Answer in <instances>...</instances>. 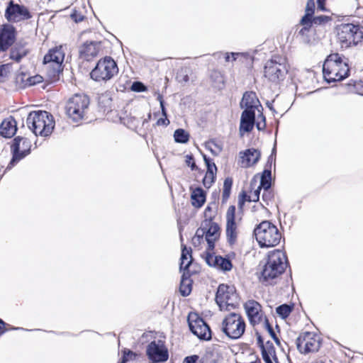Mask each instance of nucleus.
Masks as SVG:
<instances>
[{"label": "nucleus", "instance_id": "nucleus-1", "mask_svg": "<svg viewBox=\"0 0 363 363\" xmlns=\"http://www.w3.org/2000/svg\"><path fill=\"white\" fill-rule=\"evenodd\" d=\"M287 265V257L283 251L276 250L269 252L261 271L260 281L265 284H272L285 271Z\"/></svg>", "mask_w": 363, "mask_h": 363}, {"label": "nucleus", "instance_id": "nucleus-2", "mask_svg": "<svg viewBox=\"0 0 363 363\" xmlns=\"http://www.w3.org/2000/svg\"><path fill=\"white\" fill-rule=\"evenodd\" d=\"M349 72L347 62L338 53L328 56L323 65V77L328 83L343 80L348 77Z\"/></svg>", "mask_w": 363, "mask_h": 363}, {"label": "nucleus", "instance_id": "nucleus-3", "mask_svg": "<svg viewBox=\"0 0 363 363\" xmlns=\"http://www.w3.org/2000/svg\"><path fill=\"white\" fill-rule=\"evenodd\" d=\"M28 128L35 135H50L55 127L53 116L45 111L30 112L26 119Z\"/></svg>", "mask_w": 363, "mask_h": 363}, {"label": "nucleus", "instance_id": "nucleus-4", "mask_svg": "<svg viewBox=\"0 0 363 363\" xmlns=\"http://www.w3.org/2000/svg\"><path fill=\"white\" fill-rule=\"evenodd\" d=\"M256 240L261 247H271L277 245L281 238V233L270 221L260 223L254 230Z\"/></svg>", "mask_w": 363, "mask_h": 363}, {"label": "nucleus", "instance_id": "nucleus-5", "mask_svg": "<svg viewBox=\"0 0 363 363\" xmlns=\"http://www.w3.org/2000/svg\"><path fill=\"white\" fill-rule=\"evenodd\" d=\"M65 59V52L62 46L56 47L49 50L45 55L43 64L48 77L53 80L59 77L62 72V62Z\"/></svg>", "mask_w": 363, "mask_h": 363}, {"label": "nucleus", "instance_id": "nucleus-6", "mask_svg": "<svg viewBox=\"0 0 363 363\" xmlns=\"http://www.w3.org/2000/svg\"><path fill=\"white\" fill-rule=\"evenodd\" d=\"M118 73L116 62L111 57H105L97 62L90 73L91 78L96 82H107Z\"/></svg>", "mask_w": 363, "mask_h": 363}, {"label": "nucleus", "instance_id": "nucleus-7", "mask_svg": "<svg viewBox=\"0 0 363 363\" xmlns=\"http://www.w3.org/2000/svg\"><path fill=\"white\" fill-rule=\"evenodd\" d=\"M216 302L221 311H230L239 304V297L233 286L220 284L216 294Z\"/></svg>", "mask_w": 363, "mask_h": 363}, {"label": "nucleus", "instance_id": "nucleus-8", "mask_svg": "<svg viewBox=\"0 0 363 363\" xmlns=\"http://www.w3.org/2000/svg\"><path fill=\"white\" fill-rule=\"evenodd\" d=\"M89 105V99L86 95L77 94L67 103V114L74 122H78L84 118Z\"/></svg>", "mask_w": 363, "mask_h": 363}, {"label": "nucleus", "instance_id": "nucleus-9", "mask_svg": "<svg viewBox=\"0 0 363 363\" xmlns=\"http://www.w3.org/2000/svg\"><path fill=\"white\" fill-rule=\"evenodd\" d=\"M245 330V323L240 315L229 314L223 321V331L231 339L240 337Z\"/></svg>", "mask_w": 363, "mask_h": 363}, {"label": "nucleus", "instance_id": "nucleus-10", "mask_svg": "<svg viewBox=\"0 0 363 363\" xmlns=\"http://www.w3.org/2000/svg\"><path fill=\"white\" fill-rule=\"evenodd\" d=\"M5 18L11 23H20L30 19L33 16L28 9L13 0L8 2L4 13Z\"/></svg>", "mask_w": 363, "mask_h": 363}, {"label": "nucleus", "instance_id": "nucleus-11", "mask_svg": "<svg viewBox=\"0 0 363 363\" xmlns=\"http://www.w3.org/2000/svg\"><path fill=\"white\" fill-rule=\"evenodd\" d=\"M264 77L274 84H279L284 80L288 69L284 62H277L275 60H271L267 62L264 66Z\"/></svg>", "mask_w": 363, "mask_h": 363}, {"label": "nucleus", "instance_id": "nucleus-12", "mask_svg": "<svg viewBox=\"0 0 363 363\" xmlns=\"http://www.w3.org/2000/svg\"><path fill=\"white\" fill-rule=\"evenodd\" d=\"M30 142L25 138L18 136L13 140L11 146L13 157L6 169H11L17 162L30 153Z\"/></svg>", "mask_w": 363, "mask_h": 363}, {"label": "nucleus", "instance_id": "nucleus-13", "mask_svg": "<svg viewBox=\"0 0 363 363\" xmlns=\"http://www.w3.org/2000/svg\"><path fill=\"white\" fill-rule=\"evenodd\" d=\"M296 347L301 354H308L318 351L320 347V338L313 333L306 332L296 339Z\"/></svg>", "mask_w": 363, "mask_h": 363}, {"label": "nucleus", "instance_id": "nucleus-14", "mask_svg": "<svg viewBox=\"0 0 363 363\" xmlns=\"http://www.w3.org/2000/svg\"><path fill=\"white\" fill-rule=\"evenodd\" d=\"M146 354L152 363L164 362L169 358L168 350L161 340L150 342L147 345Z\"/></svg>", "mask_w": 363, "mask_h": 363}, {"label": "nucleus", "instance_id": "nucleus-15", "mask_svg": "<svg viewBox=\"0 0 363 363\" xmlns=\"http://www.w3.org/2000/svg\"><path fill=\"white\" fill-rule=\"evenodd\" d=\"M188 323L191 333L201 340H208L211 337L208 325L196 313H190L188 316Z\"/></svg>", "mask_w": 363, "mask_h": 363}, {"label": "nucleus", "instance_id": "nucleus-16", "mask_svg": "<svg viewBox=\"0 0 363 363\" xmlns=\"http://www.w3.org/2000/svg\"><path fill=\"white\" fill-rule=\"evenodd\" d=\"M235 206H230L225 215V234L227 241L230 245H234L237 242L240 233L238 223L235 220Z\"/></svg>", "mask_w": 363, "mask_h": 363}, {"label": "nucleus", "instance_id": "nucleus-17", "mask_svg": "<svg viewBox=\"0 0 363 363\" xmlns=\"http://www.w3.org/2000/svg\"><path fill=\"white\" fill-rule=\"evenodd\" d=\"M16 29L10 23L0 26V51L5 52L11 47L16 40Z\"/></svg>", "mask_w": 363, "mask_h": 363}, {"label": "nucleus", "instance_id": "nucleus-18", "mask_svg": "<svg viewBox=\"0 0 363 363\" xmlns=\"http://www.w3.org/2000/svg\"><path fill=\"white\" fill-rule=\"evenodd\" d=\"M206 241L208 244L207 251H213L215 247V242L220 236L219 225L212 220H205Z\"/></svg>", "mask_w": 363, "mask_h": 363}, {"label": "nucleus", "instance_id": "nucleus-19", "mask_svg": "<svg viewBox=\"0 0 363 363\" xmlns=\"http://www.w3.org/2000/svg\"><path fill=\"white\" fill-rule=\"evenodd\" d=\"M211 252H206V262L209 266L223 271H230L232 269L233 265L230 259L221 256H215Z\"/></svg>", "mask_w": 363, "mask_h": 363}, {"label": "nucleus", "instance_id": "nucleus-20", "mask_svg": "<svg viewBox=\"0 0 363 363\" xmlns=\"http://www.w3.org/2000/svg\"><path fill=\"white\" fill-rule=\"evenodd\" d=\"M255 112L249 110H244L241 114L239 133L241 137L245 133L250 132L255 125Z\"/></svg>", "mask_w": 363, "mask_h": 363}, {"label": "nucleus", "instance_id": "nucleus-21", "mask_svg": "<svg viewBox=\"0 0 363 363\" xmlns=\"http://www.w3.org/2000/svg\"><path fill=\"white\" fill-rule=\"evenodd\" d=\"M245 309L251 324L255 325L259 323L261 306L258 302L254 300L247 301L245 304Z\"/></svg>", "mask_w": 363, "mask_h": 363}, {"label": "nucleus", "instance_id": "nucleus-22", "mask_svg": "<svg viewBox=\"0 0 363 363\" xmlns=\"http://www.w3.org/2000/svg\"><path fill=\"white\" fill-rule=\"evenodd\" d=\"M337 39L342 48L354 46L352 43V32L350 31V28H349L348 23L340 24L337 28Z\"/></svg>", "mask_w": 363, "mask_h": 363}, {"label": "nucleus", "instance_id": "nucleus-23", "mask_svg": "<svg viewBox=\"0 0 363 363\" xmlns=\"http://www.w3.org/2000/svg\"><path fill=\"white\" fill-rule=\"evenodd\" d=\"M240 107L245 110L255 111L259 106H261L256 93L253 91H246L240 101Z\"/></svg>", "mask_w": 363, "mask_h": 363}, {"label": "nucleus", "instance_id": "nucleus-24", "mask_svg": "<svg viewBox=\"0 0 363 363\" xmlns=\"http://www.w3.org/2000/svg\"><path fill=\"white\" fill-rule=\"evenodd\" d=\"M100 50V45L96 42H86L79 49V54L82 57L89 61L96 57Z\"/></svg>", "mask_w": 363, "mask_h": 363}, {"label": "nucleus", "instance_id": "nucleus-25", "mask_svg": "<svg viewBox=\"0 0 363 363\" xmlns=\"http://www.w3.org/2000/svg\"><path fill=\"white\" fill-rule=\"evenodd\" d=\"M241 157L242 166L244 167H248L256 164L260 158V152L256 149H247L243 152Z\"/></svg>", "mask_w": 363, "mask_h": 363}, {"label": "nucleus", "instance_id": "nucleus-26", "mask_svg": "<svg viewBox=\"0 0 363 363\" xmlns=\"http://www.w3.org/2000/svg\"><path fill=\"white\" fill-rule=\"evenodd\" d=\"M16 121L10 116L4 119L0 125V134L4 138H11L16 133Z\"/></svg>", "mask_w": 363, "mask_h": 363}, {"label": "nucleus", "instance_id": "nucleus-27", "mask_svg": "<svg viewBox=\"0 0 363 363\" xmlns=\"http://www.w3.org/2000/svg\"><path fill=\"white\" fill-rule=\"evenodd\" d=\"M28 52V51L23 43H16L11 46L9 58L16 62H20L27 55Z\"/></svg>", "mask_w": 363, "mask_h": 363}, {"label": "nucleus", "instance_id": "nucleus-28", "mask_svg": "<svg viewBox=\"0 0 363 363\" xmlns=\"http://www.w3.org/2000/svg\"><path fill=\"white\" fill-rule=\"evenodd\" d=\"M191 204L196 208H201L206 201V195L204 191L200 188H196L191 192Z\"/></svg>", "mask_w": 363, "mask_h": 363}, {"label": "nucleus", "instance_id": "nucleus-29", "mask_svg": "<svg viewBox=\"0 0 363 363\" xmlns=\"http://www.w3.org/2000/svg\"><path fill=\"white\" fill-rule=\"evenodd\" d=\"M349 28L352 32V43L355 46L363 42V26L348 23Z\"/></svg>", "mask_w": 363, "mask_h": 363}, {"label": "nucleus", "instance_id": "nucleus-30", "mask_svg": "<svg viewBox=\"0 0 363 363\" xmlns=\"http://www.w3.org/2000/svg\"><path fill=\"white\" fill-rule=\"evenodd\" d=\"M179 291L183 296H186L191 291V280L188 272H184L182 276Z\"/></svg>", "mask_w": 363, "mask_h": 363}, {"label": "nucleus", "instance_id": "nucleus-31", "mask_svg": "<svg viewBox=\"0 0 363 363\" xmlns=\"http://www.w3.org/2000/svg\"><path fill=\"white\" fill-rule=\"evenodd\" d=\"M267 348H262V357L265 363H272L271 357L274 354V347L272 342L267 341L266 342Z\"/></svg>", "mask_w": 363, "mask_h": 363}, {"label": "nucleus", "instance_id": "nucleus-32", "mask_svg": "<svg viewBox=\"0 0 363 363\" xmlns=\"http://www.w3.org/2000/svg\"><path fill=\"white\" fill-rule=\"evenodd\" d=\"M262 188L259 186L252 194L250 196H247L244 192L242 194V199L239 200V206H242L245 201L249 202H257L259 199L260 191Z\"/></svg>", "mask_w": 363, "mask_h": 363}, {"label": "nucleus", "instance_id": "nucleus-33", "mask_svg": "<svg viewBox=\"0 0 363 363\" xmlns=\"http://www.w3.org/2000/svg\"><path fill=\"white\" fill-rule=\"evenodd\" d=\"M189 134L185 130L179 128L174 133V138L176 143H186L189 140Z\"/></svg>", "mask_w": 363, "mask_h": 363}, {"label": "nucleus", "instance_id": "nucleus-34", "mask_svg": "<svg viewBox=\"0 0 363 363\" xmlns=\"http://www.w3.org/2000/svg\"><path fill=\"white\" fill-rule=\"evenodd\" d=\"M272 172L270 169H264L262 172L259 186L263 189H270L271 187Z\"/></svg>", "mask_w": 363, "mask_h": 363}, {"label": "nucleus", "instance_id": "nucleus-35", "mask_svg": "<svg viewBox=\"0 0 363 363\" xmlns=\"http://www.w3.org/2000/svg\"><path fill=\"white\" fill-rule=\"evenodd\" d=\"M233 185V179L230 177H227L223 182V189L222 194L223 202H226L230 197L231 188Z\"/></svg>", "mask_w": 363, "mask_h": 363}, {"label": "nucleus", "instance_id": "nucleus-36", "mask_svg": "<svg viewBox=\"0 0 363 363\" xmlns=\"http://www.w3.org/2000/svg\"><path fill=\"white\" fill-rule=\"evenodd\" d=\"M315 11V2L314 0H308L306 6V13L302 17L303 22H307L308 20L311 21V18Z\"/></svg>", "mask_w": 363, "mask_h": 363}, {"label": "nucleus", "instance_id": "nucleus-37", "mask_svg": "<svg viewBox=\"0 0 363 363\" xmlns=\"http://www.w3.org/2000/svg\"><path fill=\"white\" fill-rule=\"evenodd\" d=\"M293 306L282 304L276 308L277 313L282 318H287L291 313Z\"/></svg>", "mask_w": 363, "mask_h": 363}, {"label": "nucleus", "instance_id": "nucleus-38", "mask_svg": "<svg viewBox=\"0 0 363 363\" xmlns=\"http://www.w3.org/2000/svg\"><path fill=\"white\" fill-rule=\"evenodd\" d=\"M200 362L201 363H219L218 355L212 352H206Z\"/></svg>", "mask_w": 363, "mask_h": 363}, {"label": "nucleus", "instance_id": "nucleus-39", "mask_svg": "<svg viewBox=\"0 0 363 363\" xmlns=\"http://www.w3.org/2000/svg\"><path fill=\"white\" fill-rule=\"evenodd\" d=\"M189 69L186 67L182 68L177 74V79L179 82H187L189 78Z\"/></svg>", "mask_w": 363, "mask_h": 363}, {"label": "nucleus", "instance_id": "nucleus-40", "mask_svg": "<svg viewBox=\"0 0 363 363\" xmlns=\"http://www.w3.org/2000/svg\"><path fill=\"white\" fill-rule=\"evenodd\" d=\"M241 55H242V53H240V52H225V53L220 52V53L215 54V55H218V58L220 57L221 55H224L225 60L227 62H233V61L236 60L238 57Z\"/></svg>", "mask_w": 363, "mask_h": 363}, {"label": "nucleus", "instance_id": "nucleus-41", "mask_svg": "<svg viewBox=\"0 0 363 363\" xmlns=\"http://www.w3.org/2000/svg\"><path fill=\"white\" fill-rule=\"evenodd\" d=\"M331 21V18L328 16L320 15L311 18L312 24L322 25Z\"/></svg>", "mask_w": 363, "mask_h": 363}, {"label": "nucleus", "instance_id": "nucleus-42", "mask_svg": "<svg viewBox=\"0 0 363 363\" xmlns=\"http://www.w3.org/2000/svg\"><path fill=\"white\" fill-rule=\"evenodd\" d=\"M190 259L192 260L191 249L188 250L186 246H184L182 251L180 267H184V261L189 260Z\"/></svg>", "mask_w": 363, "mask_h": 363}, {"label": "nucleus", "instance_id": "nucleus-43", "mask_svg": "<svg viewBox=\"0 0 363 363\" xmlns=\"http://www.w3.org/2000/svg\"><path fill=\"white\" fill-rule=\"evenodd\" d=\"M203 158H204L206 165L207 167L206 173H209V175L211 174H215V172L217 170V167H216L215 163L212 161V160L206 157V156H204Z\"/></svg>", "mask_w": 363, "mask_h": 363}, {"label": "nucleus", "instance_id": "nucleus-44", "mask_svg": "<svg viewBox=\"0 0 363 363\" xmlns=\"http://www.w3.org/2000/svg\"><path fill=\"white\" fill-rule=\"evenodd\" d=\"M301 24L303 26V28H301L298 31V35L305 36L308 35L310 28L311 27L312 22L311 21H308L307 22H303L302 19L301 20Z\"/></svg>", "mask_w": 363, "mask_h": 363}, {"label": "nucleus", "instance_id": "nucleus-45", "mask_svg": "<svg viewBox=\"0 0 363 363\" xmlns=\"http://www.w3.org/2000/svg\"><path fill=\"white\" fill-rule=\"evenodd\" d=\"M264 325H265L266 329L267 330L270 336L273 338V340L275 341V342L279 345V340L278 337L277 336L275 332L274 331L273 328L269 324L268 319L266 318L264 320Z\"/></svg>", "mask_w": 363, "mask_h": 363}, {"label": "nucleus", "instance_id": "nucleus-46", "mask_svg": "<svg viewBox=\"0 0 363 363\" xmlns=\"http://www.w3.org/2000/svg\"><path fill=\"white\" fill-rule=\"evenodd\" d=\"M131 90L136 92L146 91V86L140 82H134L131 86Z\"/></svg>", "mask_w": 363, "mask_h": 363}, {"label": "nucleus", "instance_id": "nucleus-47", "mask_svg": "<svg viewBox=\"0 0 363 363\" xmlns=\"http://www.w3.org/2000/svg\"><path fill=\"white\" fill-rule=\"evenodd\" d=\"M214 179H215V174H211L209 175V173H206V175L203 180V185L206 187H210L212 185V184L214 182Z\"/></svg>", "mask_w": 363, "mask_h": 363}, {"label": "nucleus", "instance_id": "nucleus-48", "mask_svg": "<svg viewBox=\"0 0 363 363\" xmlns=\"http://www.w3.org/2000/svg\"><path fill=\"white\" fill-rule=\"evenodd\" d=\"M135 357V354L130 350L124 351L123 355V359L121 363H125L126 362L133 359Z\"/></svg>", "mask_w": 363, "mask_h": 363}, {"label": "nucleus", "instance_id": "nucleus-49", "mask_svg": "<svg viewBox=\"0 0 363 363\" xmlns=\"http://www.w3.org/2000/svg\"><path fill=\"white\" fill-rule=\"evenodd\" d=\"M185 162L188 166L191 167L192 170H194L196 169V165L194 162V159L193 155H187L185 157Z\"/></svg>", "mask_w": 363, "mask_h": 363}, {"label": "nucleus", "instance_id": "nucleus-50", "mask_svg": "<svg viewBox=\"0 0 363 363\" xmlns=\"http://www.w3.org/2000/svg\"><path fill=\"white\" fill-rule=\"evenodd\" d=\"M263 194H262V199L263 201L268 204V201H271L272 199V193L270 190V189H263Z\"/></svg>", "mask_w": 363, "mask_h": 363}, {"label": "nucleus", "instance_id": "nucleus-51", "mask_svg": "<svg viewBox=\"0 0 363 363\" xmlns=\"http://www.w3.org/2000/svg\"><path fill=\"white\" fill-rule=\"evenodd\" d=\"M206 236V227L204 223H202V226L197 229L196 232V238L199 240L203 239V236Z\"/></svg>", "mask_w": 363, "mask_h": 363}, {"label": "nucleus", "instance_id": "nucleus-52", "mask_svg": "<svg viewBox=\"0 0 363 363\" xmlns=\"http://www.w3.org/2000/svg\"><path fill=\"white\" fill-rule=\"evenodd\" d=\"M199 357L198 355L194 354L186 357L183 360V363H199Z\"/></svg>", "mask_w": 363, "mask_h": 363}, {"label": "nucleus", "instance_id": "nucleus-53", "mask_svg": "<svg viewBox=\"0 0 363 363\" xmlns=\"http://www.w3.org/2000/svg\"><path fill=\"white\" fill-rule=\"evenodd\" d=\"M11 68L10 64H5L0 65V78L3 77H6L7 73L9 72V69Z\"/></svg>", "mask_w": 363, "mask_h": 363}, {"label": "nucleus", "instance_id": "nucleus-54", "mask_svg": "<svg viewBox=\"0 0 363 363\" xmlns=\"http://www.w3.org/2000/svg\"><path fill=\"white\" fill-rule=\"evenodd\" d=\"M169 121L167 118V117H163L161 118H159L157 122L156 125L158 126H167L169 124Z\"/></svg>", "mask_w": 363, "mask_h": 363}, {"label": "nucleus", "instance_id": "nucleus-55", "mask_svg": "<svg viewBox=\"0 0 363 363\" xmlns=\"http://www.w3.org/2000/svg\"><path fill=\"white\" fill-rule=\"evenodd\" d=\"M256 126H257V128L259 130H264L266 127V123H265V117H263V122H260V121H258L257 123H256Z\"/></svg>", "mask_w": 363, "mask_h": 363}, {"label": "nucleus", "instance_id": "nucleus-56", "mask_svg": "<svg viewBox=\"0 0 363 363\" xmlns=\"http://www.w3.org/2000/svg\"><path fill=\"white\" fill-rule=\"evenodd\" d=\"M257 344L260 347L261 350H262V348H267V345H264L263 339L260 335H257Z\"/></svg>", "mask_w": 363, "mask_h": 363}, {"label": "nucleus", "instance_id": "nucleus-57", "mask_svg": "<svg viewBox=\"0 0 363 363\" xmlns=\"http://www.w3.org/2000/svg\"><path fill=\"white\" fill-rule=\"evenodd\" d=\"M191 259H190L189 260H187V261H184V267H180V270H184V272H186V271L188 269L189 265L191 264Z\"/></svg>", "mask_w": 363, "mask_h": 363}, {"label": "nucleus", "instance_id": "nucleus-58", "mask_svg": "<svg viewBox=\"0 0 363 363\" xmlns=\"http://www.w3.org/2000/svg\"><path fill=\"white\" fill-rule=\"evenodd\" d=\"M4 325L5 323L1 319H0V335L5 332V330L4 329Z\"/></svg>", "mask_w": 363, "mask_h": 363}, {"label": "nucleus", "instance_id": "nucleus-59", "mask_svg": "<svg viewBox=\"0 0 363 363\" xmlns=\"http://www.w3.org/2000/svg\"><path fill=\"white\" fill-rule=\"evenodd\" d=\"M160 108L162 116L167 117V110L164 107V105L162 104V106H160Z\"/></svg>", "mask_w": 363, "mask_h": 363}, {"label": "nucleus", "instance_id": "nucleus-60", "mask_svg": "<svg viewBox=\"0 0 363 363\" xmlns=\"http://www.w3.org/2000/svg\"><path fill=\"white\" fill-rule=\"evenodd\" d=\"M157 99L160 102V105L162 106V104L164 105V101L163 100L162 96L160 94H157Z\"/></svg>", "mask_w": 363, "mask_h": 363}, {"label": "nucleus", "instance_id": "nucleus-61", "mask_svg": "<svg viewBox=\"0 0 363 363\" xmlns=\"http://www.w3.org/2000/svg\"><path fill=\"white\" fill-rule=\"evenodd\" d=\"M318 4V9L320 10V11H325V3H317Z\"/></svg>", "mask_w": 363, "mask_h": 363}, {"label": "nucleus", "instance_id": "nucleus-62", "mask_svg": "<svg viewBox=\"0 0 363 363\" xmlns=\"http://www.w3.org/2000/svg\"><path fill=\"white\" fill-rule=\"evenodd\" d=\"M266 104H267V107H268L271 111H272L273 112H274V111H274V108H273L272 102L267 101V102L266 103Z\"/></svg>", "mask_w": 363, "mask_h": 363}, {"label": "nucleus", "instance_id": "nucleus-63", "mask_svg": "<svg viewBox=\"0 0 363 363\" xmlns=\"http://www.w3.org/2000/svg\"><path fill=\"white\" fill-rule=\"evenodd\" d=\"M150 118H151V113H148V116H147V119H145V121H144L143 123H145V122H147V121L150 119Z\"/></svg>", "mask_w": 363, "mask_h": 363}, {"label": "nucleus", "instance_id": "nucleus-64", "mask_svg": "<svg viewBox=\"0 0 363 363\" xmlns=\"http://www.w3.org/2000/svg\"><path fill=\"white\" fill-rule=\"evenodd\" d=\"M263 117H264V116H263V114H262V113H261V114L259 116V118H261V120H262V121H261V122H263Z\"/></svg>", "mask_w": 363, "mask_h": 363}]
</instances>
